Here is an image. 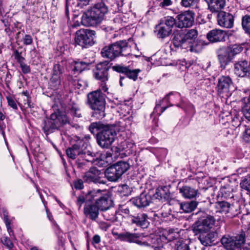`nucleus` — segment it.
I'll list each match as a JSON object with an SVG mask.
<instances>
[{
    "label": "nucleus",
    "instance_id": "nucleus-5",
    "mask_svg": "<svg viewBox=\"0 0 250 250\" xmlns=\"http://www.w3.org/2000/svg\"><path fill=\"white\" fill-rule=\"evenodd\" d=\"M105 94L100 89L91 91L87 94L86 104L91 109L92 117L102 120L106 115Z\"/></svg>",
    "mask_w": 250,
    "mask_h": 250
},
{
    "label": "nucleus",
    "instance_id": "nucleus-52",
    "mask_svg": "<svg viewBox=\"0 0 250 250\" xmlns=\"http://www.w3.org/2000/svg\"><path fill=\"white\" fill-rule=\"evenodd\" d=\"M128 217L131 218V222L132 224H135L137 226L141 227V218L139 216L138 214L136 216L130 215Z\"/></svg>",
    "mask_w": 250,
    "mask_h": 250
},
{
    "label": "nucleus",
    "instance_id": "nucleus-20",
    "mask_svg": "<svg viewBox=\"0 0 250 250\" xmlns=\"http://www.w3.org/2000/svg\"><path fill=\"white\" fill-rule=\"evenodd\" d=\"M217 21L220 26L227 28H230L233 25L234 17L230 13L220 11L217 15Z\"/></svg>",
    "mask_w": 250,
    "mask_h": 250
},
{
    "label": "nucleus",
    "instance_id": "nucleus-48",
    "mask_svg": "<svg viewBox=\"0 0 250 250\" xmlns=\"http://www.w3.org/2000/svg\"><path fill=\"white\" fill-rule=\"evenodd\" d=\"M199 0H182L181 5L185 7H191L199 1Z\"/></svg>",
    "mask_w": 250,
    "mask_h": 250
},
{
    "label": "nucleus",
    "instance_id": "nucleus-11",
    "mask_svg": "<svg viewBox=\"0 0 250 250\" xmlns=\"http://www.w3.org/2000/svg\"><path fill=\"white\" fill-rule=\"evenodd\" d=\"M112 69L113 71L119 73L124 74V76H120L119 83L121 86H124L123 81L125 79V77L130 80L135 81L137 80L138 76L141 71L140 69H131L129 65L125 66L123 64L116 63L112 66Z\"/></svg>",
    "mask_w": 250,
    "mask_h": 250
},
{
    "label": "nucleus",
    "instance_id": "nucleus-59",
    "mask_svg": "<svg viewBox=\"0 0 250 250\" xmlns=\"http://www.w3.org/2000/svg\"><path fill=\"white\" fill-rule=\"evenodd\" d=\"M65 239L62 235H58L57 244L58 246L60 248H63L65 245Z\"/></svg>",
    "mask_w": 250,
    "mask_h": 250
},
{
    "label": "nucleus",
    "instance_id": "nucleus-40",
    "mask_svg": "<svg viewBox=\"0 0 250 250\" xmlns=\"http://www.w3.org/2000/svg\"><path fill=\"white\" fill-rule=\"evenodd\" d=\"M242 25L245 31L250 35V16L245 15L243 17Z\"/></svg>",
    "mask_w": 250,
    "mask_h": 250
},
{
    "label": "nucleus",
    "instance_id": "nucleus-15",
    "mask_svg": "<svg viewBox=\"0 0 250 250\" xmlns=\"http://www.w3.org/2000/svg\"><path fill=\"white\" fill-rule=\"evenodd\" d=\"M94 61L85 58L83 60L77 59L70 63L72 72L73 74H80L83 71L91 69L93 66Z\"/></svg>",
    "mask_w": 250,
    "mask_h": 250
},
{
    "label": "nucleus",
    "instance_id": "nucleus-35",
    "mask_svg": "<svg viewBox=\"0 0 250 250\" xmlns=\"http://www.w3.org/2000/svg\"><path fill=\"white\" fill-rule=\"evenodd\" d=\"M157 28L158 35L162 38L169 36L172 32L171 29L165 25L162 22H161L159 25L157 26Z\"/></svg>",
    "mask_w": 250,
    "mask_h": 250
},
{
    "label": "nucleus",
    "instance_id": "nucleus-58",
    "mask_svg": "<svg viewBox=\"0 0 250 250\" xmlns=\"http://www.w3.org/2000/svg\"><path fill=\"white\" fill-rule=\"evenodd\" d=\"M12 76L9 70L6 72L5 78V83L7 87H9V84L11 83Z\"/></svg>",
    "mask_w": 250,
    "mask_h": 250
},
{
    "label": "nucleus",
    "instance_id": "nucleus-47",
    "mask_svg": "<svg viewBox=\"0 0 250 250\" xmlns=\"http://www.w3.org/2000/svg\"><path fill=\"white\" fill-rule=\"evenodd\" d=\"M241 221L244 226L250 229V213L243 215L241 218Z\"/></svg>",
    "mask_w": 250,
    "mask_h": 250
},
{
    "label": "nucleus",
    "instance_id": "nucleus-9",
    "mask_svg": "<svg viewBox=\"0 0 250 250\" xmlns=\"http://www.w3.org/2000/svg\"><path fill=\"white\" fill-rule=\"evenodd\" d=\"M130 167L128 162L120 161L107 167L104 175L108 181L117 182Z\"/></svg>",
    "mask_w": 250,
    "mask_h": 250
},
{
    "label": "nucleus",
    "instance_id": "nucleus-25",
    "mask_svg": "<svg viewBox=\"0 0 250 250\" xmlns=\"http://www.w3.org/2000/svg\"><path fill=\"white\" fill-rule=\"evenodd\" d=\"M232 86V82L228 76H222L218 80V91L220 93H228Z\"/></svg>",
    "mask_w": 250,
    "mask_h": 250
},
{
    "label": "nucleus",
    "instance_id": "nucleus-56",
    "mask_svg": "<svg viewBox=\"0 0 250 250\" xmlns=\"http://www.w3.org/2000/svg\"><path fill=\"white\" fill-rule=\"evenodd\" d=\"M147 215L145 214L142 216V229L146 228L148 226L149 222L147 220Z\"/></svg>",
    "mask_w": 250,
    "mask_h": 250
},
{
    "label": "nucleus",
    "instance_id": "nucleus-57",
    "mask_svg": "<svg viewBox=\"0 0 250 250\" xmlns=\"http://www.w3.org/2000/svg\"><path fill=\"white\" fill-rule=\"evenodd\" d=\"M243 139L246 142H250V128H246L243 133Z\"/></svg>",
    "mask_w": 250,
    "mask_h": 250
},
{
    "label": "nucleus",
    "instance_id": "nucleus-41",
    "mask_svg": "<svg viewBox=\"0 0 250 250\" xmlns=\"http://www.w3.org/2000/svg\"><path fill=\"white\" fill-rule=\"evenodd\" d=\"M130 125V120L128 117L125 119H121L117 122V125L120 127V129L121 130L127 128L128 127V125Z\"/></svg>",
    "mask_w": 250,
    "mask_h": 250
},
{
    "label": "nucleus",
    "instance_id": "nucleus-27",
    "mask_svg": "<svg viewBox=\"0 0 250 250\" xmlns=\"http://www.w3.org/2000/svg\"><path fill=\"white\" fill-rule=\"evenodd\" d=\"M167 58V54L166 51L160 50L151 57L150 60L155 65H168Z\"/></svg>",
    "mask_w": 250,
    "mask_h": 250
},
{
    "label": "nucleus",
    "instance_id": "nucleus-64",
    "mask_svg": "<svg viewBox=\"0 0 250 250\" xmlns=\"http://www.w3.org/2000/svg\"><path fill=\"white\" fill-rule=\"evenodd\" d=\"M172 4L171 0H162L160 3V6L162 8H166L170 6Z\"/></svg>",
    "mask_w": 250,
    "mask_h": 250
},
{
    "label": "nucleus",
    "instance_id": "nucleus-31",
    "mask_svg": "<svg viewBox=\"0 0 250 250\" xmlns=\"http://www.w3.org/2000/svg\"><path fill=\"white\" fill-rule=\"evenodd\" d=\"M179 191L183 197L186 199H191L195 197L198 192V190L187 186L180 188Z\"/></svg>",
    "mask_w": 250,
    "mask_h": 250
},
{
    "label": "nucleus",
    "instance_id": "nucleus-50",
    "mask_svg": "<svg viewBox=\"0 0 250 250\" xmlns=\"http://www.w3.org/2000/svg\"><path fill=\"white\" fill-rule=\"evenodd\" d=\"M131 161L132 162V166L134 169L137 168L140 165V162H141V158L139 156H134Z\"/></svg>",
    "mask_w": 250,
    "mask_h": 250
},
{
    "label": "nucleus",
    "instance_id": "nucleus-39",
    "mask_svg": "<svg viewBox=\"0 0 250 250\" xmlns=\"http://www.w3.org/2000/svg\"><path fill=\"white\" fill-rule=\"evenodd\" d=\"M161 22L170 28L171 30L174 25L177 26V22L173 17L171 16L165 17L163 20H162Z\"/></svg>",
    "mask_w": 250,
    "mask_h": 250
},
{
    "label": "nucleus",
    "instance_id": "nucleus-60",
    "mask_svg": "<svg viewBox=\"0 0 250 250\" xmlns=\"http://www.w3.org/2000/svg\"><path fill=\"white\" fill-rule=\"evenodd\" d=\"M90 0H77V6L83 8L84 6L89 4Z\"/></svg>",
    "mask_w": 250,
    "mask_h": 250
},
{
    "label": "nucleus",
    "instance_id": "nucleus-38",
    "mask_svg": "<svg viewBox=\"0 0 250 250\" xmlns=\"http://www.w3.org/2000/svg\"><path fill=\"white\" fill-rule=\"evenodd\" d=\"M0 242L8 250H17L11 239L8 236H2L0 238Z\"/></svg>",
    "mask_w": 250,
    "mask_h": 250
},
{
    "label": "nucleus",
    "instance_id": "nucleus-17",
    "mask_svg": "<svg viewBox=\"0 0 250 250\" xmlns=\"http://www.w3.org/2000/svg\"><path fill=\"white\" fill-rule=\"evenodd\" d=\"M194 15L193 11L188 10L177 15V27L183 28L191 26L194 22Z\"/></svg>",
    "mask_w": 250,
    "mask_h": 250
},
{
    "label": "nucleus",
    "instance_id": "nucleus-10",
    "mask_svg": "<svg viewBox=\"0 0 250 250\" xmlns=\"http://www.w3.org/2000/svg\"><path fill=\"white\" fill-rule=\"evenodd\" d=\"M96 32L89 29H80L75 34V45L83 48H88L96 43L94 41Z\"/></svg>",
    "mask_w": 250,
    "mask_h": 250
},
{
    "label": "nucleus",
    "instance_id": "nucleus-6",
    "mask_svg": "<svg viewBox=\"0 0 250 250\" xmlns=\"http://www.w3.org/2000/svg\"><path fill=\"white\" fill-rule=\"evenodd\" d=\"M131 38L127 40H119L104 46L101 51V56L107 59L109 62L114 61L120 57L127 56L130 54Z\"/></svg>",
    "mask_w": 250,
    "mask_h": 250
},
{
    "label": "nucleus",
    "instance_id": "nucleus-45",
    "mask_svg": "<svg viewBox=\"0 0 250 250\" xmlns=\"http://www.w3.org/2000/svg\"><path fill=\"white\" fill-rule=\"evenodd\" d=\"M84 182L83 181V178L82 179H77L73 181V186L76 190H81L84 188Z\"/></svg>",
    "mask_w": 250,
    "mask_h": 250
},
{
    "label": "nucleus",
    "instance_id": "nucleus-55",
    "mask_svg": "<svg viewBox=\"0 0 250 250\" xmlns=\"http://www.w3.org/2000/svg\"><path fill=\"white\" fill-rule=\"evenodd\" d=\"M244 115L246 119L250 121V103H248L244 108Z\"/></svg>",
    "mask_w": 250,
    "mask_h": 250
},
{
    "label": "nucleus",
    "instance_id": "nucleus-34",
    "mask_svg": "<svg viewBox=\"0 0 250 250\" xmlns=\"http://www.w3.org/2000/svg\"><path fill=\"white\" fill-rule=\"evenodd\" d=\"M3 220L5 224L7 231L10 236H14V231L11 227V220L9 217V212L6 208H2Z\"/></svg>",
    "mask_w": 250,
    "mask_h": 250
},
{
    "label": "nucleus",
    "instance_id": "nucleus-13",
    "mask_svg": "<svg viewBox=\"0 0 250 250\" xmlns=\"http://www.w3.org/2000/svg\"><path fill=\"white\" fill-rule=\"evenodd\" d=\"M221 242L227 250H240L245 238L242 235L234 236L227 234L221 238Z\"/></svg>",
    "mask_w": 250,
    "mask_h": 250
},
{
    "label": "nucleus",
    "instance_id": "nucleus-29",
    "mask_svg": "<svg viewBox=\"0 0 250 250\" xmlns=\"http://www.w3.org/2000/svg\"><path fill=\"white\" fill-rule=\"evenodd\" d=\"M208 9L212 13L220 12L226 5V0H205Z\"/></svg>",
    "mask_w": 250,
    "mask_h": 250
},
{
    "label": "nucleus",
    "instance_id": "nucleus-63",
    "mask_svg": "<svg viewBox=\"0 0 250 250\" xmlns=\"http://www.w3.org/2000/svg\"><path fill=\"white\" fill-rule=\"evenodd\" d=\"M123 191L121 190V193H122L123 196H128L130 194V191L128 187L126 185H124L122 187Z\"/></svg>",
    "mask_w": 250,
    "mask_h": 250
},
{
    "label": "nucleus",
    "instance_id": "nucleus-42",
    "mask_svg": "<svg viewBox=\"0 0 250 250\" xmlns=\"http://www.w3.org/2000/svg\"><path fill=\"white\" fill-rule=\"evenodd\" d=\"M87 163L85 159L81 156L76 160L75 165L77 169L81 170L86 167Z\"/></svg>",
    "mask_w": 250,
    "mask_h": 250
},
{
    "label": "nucleus",
    "instance_id": "nucleus-12",
    "mask_svg": "<svg viewBox=\"0 0 250 250\" xmlns=\"http://www.w3.org/2000/svg\"><path fill=\"white\" fill-rule=\"evenodd\" d=\"M112 63L108 61L101 62L95 65L93 70V77L101 83L106 82L109 80V71L112 67Z\"/></svg>",
    "mask_w": 250,
    "mask_h": 250
},
{
    "label": "nucleus",
    "instance_id": "nucleus-2",
    "mask_svg": "<svg viewBox=\"0 0 250 250\" xmlns=\"http://www.w3.org/2000/svg\"><path fill=\"white\" fill-rule=\"evenodd\" d=\"M199 217L193 226L195 234H199L198 239L205 246L213 245L218 237L215 231H210L214 226L216 219L214 216L206 212H199Z\"/></svg>",
    "mask_w": 250,
    "mask_h": 250
},
{
    "label": "nucleus",
    "instance_id": "nucleus-7",
    "mask_svg": "<svg viewBox=\"0 0 250 250\" xmlns=\"http://www.w3.org/2000/svg\"><path fill=\"white\" fill-rule=\"evenodd\" d=\"M197 37V31L195 29L188 30L186 33L179 32L176 33L173 39V43L175 47L181 48L190 52L196 51L195 40Z\"/></svg>",
    "mask_w": 250,
    "mask_h": 250
},
{
    "label": "nucleus",
    "instance_id": "nucleus-33",
    "mask_svg": "<svg viewBox=\"0 0 250 250\" xmlns=\"http://www.w3.org/2000/svg\"><path fill=\"white\" fill-rule=\"evenodd\" d=\"M63 61L58 62L54 63L52 68L51 76L61 78L64 71V68L62 64Z\"/></svg>",
    "mask_w": 250,
    "mask_h": 250
},
{
    "label": "nucleus",
    "instance_id": "nucleus-18",
    "mask_svg": "<svg viewBox=\"0 0 250 250\" xmlns=\"http://www.w3.org/2000/svg\"><path fill=\"white\" fill-rule=\"evenodd\" d=\"M112 234L114 236H117V239L121 241L141 245V240H139L141 234L139 233H130L126 231L125 233H119L117 232H112Z\"/></svg>",
    "mask_w": 250,
    "mask_h": 250
},
{
    "label": "nucleus",
    "instance_id": "nucleus-36",
    "mask_svg": "<svg viewBox=\"0 0 250 250\" xmlns=\"http://www.w3.org/2000/svg\"><path fill=\"white\" fill-rule=\"evenodd\" d=\"M61 86V78L51 76L48 82V88L53 90H58Z\"/></svg>",
    "mask_w": 250,
    "mask_h": 250
},
{
    "label": "nucleus",
    "instance_id": "nucleus-43",
    "mask_svg": "<svg viewBox=\"0 0 250 250\" xmlns=\"http://www.w3.org/2000/svg\"><path fill=\"white\" fill-rule=\"evenodd\" d=\"M229 47L233 59L236 55L240 53L243 50L242 46L237 44H234Z\"/></svg>",
    "mask_w": 250,
    "mask_h": 250
},
{
    "label": "nucleus",
    "instance_id": "nucleus-53",
    "mask_svg": "<svg viewBox=\"0 0 250 250\" xmlns=\"http://www.w3.org/2000/svg\"><path fill=\"white\" fill-rule=\"evenodd\" d=\"M45 211L46 212L47 217L48 218L50 222H52L56 227H59V225H58L56 221L54 220L52 213L49 211L47 207H45Z\"/></svg>",
    "mask_w": 250,
    "mask_h": 250
},
{
    "label": "nucleus",
    "instance_id": "nucleus-46",
    "mask_svg": "<svg viewBox=\"0 0 250 250\" xmlns=\"http://www.w3.org/2000/svg\"><path fill=\"white\" fill-rule=\"evenodd\" d=\"M240 186L243 189L248 192V194H250V180L246 178L241 182Z\"/></svg>",
    "mask_w": 250,
    "mask_h": 250
},
{
    "label": "nucleus",
    "instance_id": "nucleus-26",
    "mask_svg": "<svg viewBox=\"0 0 250 250\" xmlns=\"http://www.w3.org/2000/svg\"><path fill=\"white\" fill-rule=\"evenodd\" d=\"M93 156H81L83 158L87 163L90 162L92 165L97 166L99 167H103L105 165L104 160V155L101 152H97Z\"/></svg>",
    "mask_w": 250,
    "mask_h": 250
},
{
    "label": "nucleus",
    "instance_id": "nucleus-8",
    "mask_svg": "<svg viewBox=\"0 0 250 250\" xmlns=\"http://www.w3.org/2000/svg\"><path fill=\"white\" fill-rule=\"evenodd\" d=\"M60 114V109L58 108L43 120L42 128L46 136L59 130L66 125V119H64V117H62V115Z\"/></svg>",
    "mask_w": 250,
    "mask_h": 250
},
{
    "label": "nucleus",
    "instance_id": "nucleus-28",
    "mask_svg": "<svg viewBox=\"0 0 250 250\" xmlns=\"http://www.w3.org/2000/svg\"><path fill=\"white\" fill-rule=\"evenodd\" d=\"M226 33L222 30L214 29L209 31L207 34L208 40L211 42H217L224 40Z\"/></svg>",
    "mask_w": 250,
    "mask_h": 250
},
{
    "label": "nucleus",
    "instance_id": "nucleus-37",
    "mask_svg": "<svg viewBox=\"0 0 250 250\" xmlns=\"http://www.w3.org/2000/svg\"><path fill=\"white\" fill-rule=\"evenodd\" d=\"M168 188L167 187H161L156 189L155 197L159 199L163 198L166 199L169 196V193L167 192Z\"/></svg>",
    "mask_w": 250,
    "mask_h": 250
},
{
    "label": "nucleus",
    "instance_id": "nucleus-44",
    "mask_svg": "<svg viewBox=\"0 0 250 250\" xmlns=\"http://www.w3.org/2000/svg\"><path fill=\"white\" fill-rule=\"evenodd\" d=\"M176 250H190L189 246L184 241H179L175 245Z\"/></svg>",
    "mask_w": 250,
    "mask_h": 250
},
{
    "label": "nucleus",
    "instance_id": "nucleus-16",
    "mask_svg": "<svg viewBox=\"0 0 250 250\" xmlns=\"http://www.w3.org/2000/svg\"><path fill=\"white\" fill-rule=\"evenodd\" d=\"M11 50L13 51V55L15 60L20 64L22 72L24 74H27L31 72V68L30 65L25 63V58L22 56V52L19 51V49L22 48V46L18 47V49L13 43L10 44Z\"/></svg>",
    "mask_w": 250,
    "mask_h": 250
},
{
    "label": "nucleus",
    "instance_id": "nucleus-61",
    "mask_svg": "<svg viewBox=\"0 0 250 250\" xmlns=\"http://www.w3.org/2000/svg\"><path fill=\"white\" fill-rule=\"evenodd\" d=\"M121 109V113L122 114H124V116L125 115V114H128L129 112V107L126 105V104H121L120 107H119Z\"/></svg>",
    "mask_w": 250,
    "mask_h": 250
},
{
    "label": "nucleus",
    "instance_id": "nucleus-49",
    "mask_svg": "<svg viewBox=\"0 0 250 250\" xmlns=\"http://www.w3.org/2000/svg\"><path fill=\"white\" fill-rule=\"evenodd\" d=\"M23 43L25 45H31L33 42L32 36L29 34H26L22 38Z\"/></svg>",
    "mask_w": 250,
    "mask_h": 250
},
{
    "label": "nucleus",
    "instance_id": "nucleus-32",
    "mask_svg": "<svg viewBox=\"0 0 250 250\" xmlns=\"http://www.w3.org/2000/svg\"><path fill=\"white\" fill-rule=\"evenodd\" d=\"M198 203L196 201H192L186 202L180 204L181 212L189 213L193 211L197 207Z\"/></svg>",
    "mask_w": 250,
    "mask_h": 250
},
{
    "label": "nucleus",
    "instance_id": "nucleus-4",
    "mask_svg": "<svg viewBox=\"0 0 250 250\" xmlns=\"http://www.w3.org/2000/svg\"><path fill=\"white\" fill-rule=\"evenodd\" d=\"M106 1L102 0L84 12L81 18V24L85 27H100L108 12Z\"/></svg>",
    "mask_w": 250,
    "mask_h": 250
},
{
    "label": "nucleus",
    "instance_id": "nucleus-22",
    "mask_svg": "<svg viewBox=\"0 0 250 250\" xmlns=\"http://www.w3.org/2000/svg\"><path fill=\"white\" fill-rule=\"evenodd\" d=\"M60 112L62 117H64L66 119V124L71 125L75 117L80 118L82 117L81 113L80 112V109L74 106L68 107L65 111H63L60 109Z\"/></svg>",
    "mask_w": 250,
    "mask_h": 250
},
{
    "label": "nucleus",
    "instance_id": "nucleus-51",
    "mask_svg": "<svg viewBox=\"0 0 250 250\" xmlns=\"http://www.w3.org/2000/svg\"><path fill=\"white\" fill-rule=\"evenodd\" d=\"M6 100L7 101L8 104L9 106H10L14 110L18 109L17 105L14 100L12 97H11L10 96H7Z\"/></svg>",
    "mask_w": 250,
    "mask_h": 250
},
{
    "label": "nucleus",
    "instance_id": "nucleus-30",
    "mask_svg": "<svg viewBox=\"0 0 250 250\" xmlns=\"http://www.w3.org/2000/svg\"><path fill=\"white\" fill-rule=\"evenodd\" d=\"M216 212L226 214L232 209V205L226 201H218L215 203Z\"/></svg>",
    "mask_w": 250,
    "mask_h": 250
},
{
    "label": "nucleus",
    "instance_id": "nucleus-62",
    "mask_svg": "<svg viewBox=\"0 0 250 250\" xmlns=\"http://www.w3.org/2000/svg\"><path fill=\"white\" fill-rule=\"evenodd\" d=\"M86 146H87L86 145L84 146L83 153L81 154V156H85V155L87 156H93V155L95 154V153L91 152L90 150H86Z\"/></svg>",
    "mask_w": 250,
    "mask_h": 250
},
{
    "label": "nucleus",
    "instance_id": "nucleus-24",
    "mask_svg": "<svg viewBox=\"0 0 250 250\" xmlns=\"http://www.w3.org/2000/svg\"><path fill=\"white\" fill-rule=\"evenodd\" d=\"M161 240L159 236L153 234H150V235H145L142 233V246H149L152 248H156V245L161 246Z\"/></svg>",
    "mask_w": 250,
    "mask_h": 250
},
{
    "label": "nucleus",
    "instance_id": "nucleus-3",
    "mask_svg": "<svg viewBox=\"0 0 250 250\" xmlns=\"http://www.w3.org/2000/svg\"><path fill=\"white\" fill-rule=\"evenodd\" d=\"M116 125L104 124L101 121L91 123L88 129L93 135L97 144L102 148H108L115 141L117 135Z\"/></svg>",
    "mask_w": 250,
    "mask_h": 250
},
{
    "label": "nucleus",
    "instance_id": "nucleus-23",
    "mask_svg": "<svg viewBox=\"0 0 250 250\" xmlns=\"http://www.w3.org/2000/svg\"><path fill=\"white\" fill-rule=\"evenodd\" d=\"M217 56L221 66H225L233 59L228 46L220 48L217 51Z\"/></svg>",
    "mask_w": 250,
    "mask_h": 250
},
{
    "label": "nucleus",
    "instance_id": "nucleus-1",
    "mask_svg": "<svg viewBox=\"0 0 250 250\" xmlns=\"http://www.w3.org/2000/svg\"><path fill=\"white\" fill-rule=\"evenodd\" d=\"M109 195L104 190L93 189L87 192H83L78 195L76 204L78 209L84 205L83 214L92 221H95L98 218L99 210L105 211L109 208Z\"/></svg>",
    "mask_w": 250,
    "mask_h": 250
},
{
    "label": "nucleus",
    "instance_id": "nucleus-14",
    "mask_svg": "<svg viewBox=\"0 0 250 250\" xmlns=\"http://www.w3.org/2000/svg\"><path fill=\"white\" fill-rule=\"evenodd\" d=\"M102 172L95 167H91L82 176L85 183L95 184H105L106 181L101 176Z\"/></svg>",
    "mask_w": 250,
    "mask_h": 250
},
{
    "label": "nucleus",
    "instance_id": "nucleus-19",
    "mask_svg": "<svg viewBox=\"0 0 250 250\" xmlns=\"http://www.w3.org/2000/svg\"><path fill=\"white\" fill-rule=\"evenodd\" d=\"M84 145L87 146V144L83 140L76 142L75 144L66 149V155L73 160L75 159L77 156H81Z\"/></svg>",
    "mask_w": 250,
    "mask_h": 250
},
{
    "label": "nucleus",
    "instance_id": "nucleus-21",
    "mask_svg": "<svg viewBox=\"0 0 250 250\" xmlns=\"http://www.w3.org/2000/svg\"><path fill=\"white\" fill-rule=\"evenodd\" d=\"M235 74L241 77L250 76V62L242 61L237 62L234 64Z\"/></svg>",
    "mask_w": 250,
    "mask_h": 250
},
{
    "label": "nucleus",
    "instance_id": "nucleus-54",
    "mask_svg": "<svg viewBox=\"0 0 250 250\" xmlns=\"http://www.w3.org/2000/svg\"><path fill=\"white\" fill-rule=\"evenodd\" d=\"M130 202L133 205L139 208H141V195L130 200Z\"/></svg>",
    "mask_w": 250,
    "mask_h": 250
}]
</instances>
